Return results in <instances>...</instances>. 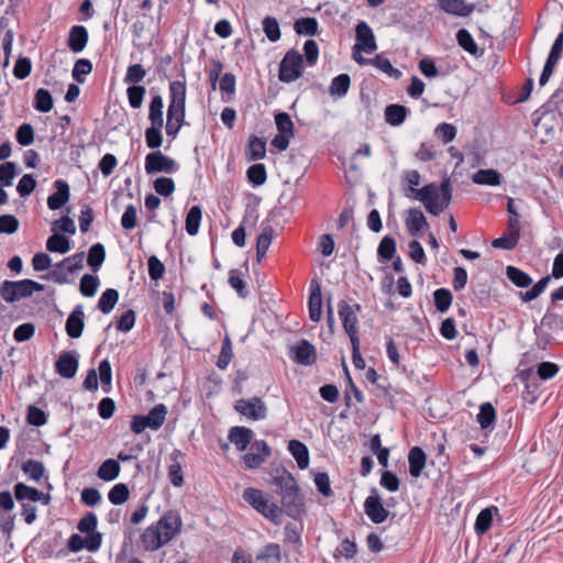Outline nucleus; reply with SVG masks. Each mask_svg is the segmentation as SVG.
<instances>
[{"label":"nucleus","mask_w":563,"mask_h":563,"mask_svg":"<svg viewBox=\"0 0 563 563\" xmlns=\"http://www.w3.org/2000/svg\"><path fill=\"white\" fill-rule=\"evenodd\" d=\"M405 179L409 184L405 194L406 197L421 201L429 213L439 216L449 207L452 199V188L449 179L443 180L440 187L435 183H430L421 189L416 188L420 184L419 172H406Z\"/></svg>","instance_id":"nucleus-1"},{"label":"nucleus","mask_w":563,"mask_h":563,"mask_svg":"<svg viewBox=\"0 0 563 563\" xmlns=\"http://www.w3.org/2000/svg\"><path fill=\"white\" fill-rule=\"evenodd\" d=\"M183 520L177 510H168L153 525L148 526L141 536V542L146 551H156L181 532Z\"/></svg>","instance_id":"nucleus-2"},{"label":"nucleus","mask_w":563,"mask_h":563,"mask_svg":"<svg viewBox=\"0 0 563 563\" xmlns=\"http://www.w3.org/2000/svg\"><path fill=\"white\" fill-rule=\"evenodd\" d=\"M186 82L174 80L169 82V103L167 108L166 134L173 140L177 137L186 117Z\"/></svg>","instance_id":"nucleus-3"},{"label":"nucleus","mask_w":563,"mask_h":563,"mask_svg":"<svg viewBox=\"0 0 563 563\" xmlns=\"http://www.w3.org/2000/svg\"><path fill=\"white\" fill-rule=\"evenodd\" d=\"M243 499L273 523L279 525L282 522V509L271 501L261 489L245 488Z\"/></svg>","instance_id":"nucleus-4"},{"label":"nucleus","mask_w":563,"mask_h":563,"mask_svg":"<svg viewBox=\"0 0 563 563\" xmlns=\"http://www.w3.org/2000/svg\"><path fill=\"white\" fill-rule=\"evenodd\" d=\"M45 286L32 279L4 280L0 285V296L8 302L12 303L20 299L31 297L34 292L43 291Z\"/></svg>","instance_id":"nucleus-5"},{"label":"nucleus","mask_w":563,"mask_h":563,"mask_svg":"<svg viewBox=\"0 0 563 563\" xmlns=\"http://www.w3.org/2000/svg\"><path fill=\"white\" fill-rule=\"evenodd\" d=\"M303 73V57L295 48L286 52L279 63L278 78L282 82H292L301 77Z\"/></svg>","instance_id":"nucleus-6"},{"label":"nucleus","mask_w":563,"mask_h":563,"mask_svg":"<svg viewBox=\"0 0 563 563\" xmlns=\"http://www.w3.org/2000/svg\"><path fill=\"white\" fill-rule=\"evenodd\" d=\"M144 168L147 175L158 173L172 174L179 169V165L174 158L163 154L161 151H154L145 156Z\"/></svg>","instance_id":"nucleus-7"},{"label":"nucleus","mask_w":563,"mask_h":563,"mask_svg":"<svg viewBox=\"0 0 563 563\" xmlns=\"http://www.w3.org/2000/svg\"><path fill=\"white\" fill-rule=\"evenodd\" d=\"M234 409L253 421L263 420L267 416V406L260 397L239 399L234 404Z\"/></svg>","instance_id":"nucleus-8"},{"label":"nucleus","mask_w":563,"mask_h":563,"mask_svg":"<svg viewBox=\"0 0 563 563\" xmlns=\"http://www.w3.org/2000/svg\"><path fill=\"white\" fill-rule=\"evenodd\" d=\"M338 308L339 317L342 321L346 334L350 338V341H353V339L358 340V319L356 316V311L361 309L360 305H355L353 307L349 305L345 300H341L338 305Z\"/></svg>","instance_id":"nucleus-9"},{"label":"nucleus","mask_w":563,"mask_h":563,"mask_svg":"<svg viewBox=\"0 0 563 563\" xmlns=\"http://www.w3.org/2000/svg\"><path fill=\"white\" fill-rule=\"evenodd\" d=\"M356 43L353 46V55H360L361 51L371 54L377 49L374 32L372 27L364 21L357 23L355 27Z\"/></svg>","instance_id":"nucleus-10"},{"label":"nucleus","mask_w":563,"mask_h":563,"mask_svg":"<svg viewBox=\"0 0 563 563\" xmlns=\"http://www.w3.org/2000/svg\"><path fill=\"white\" fill-rule=\"evenodd\" d=\"M364 511L372 522L383 523L389 516V511L384 507L377 488L371 489V495L364 501Z\"/></svg>","instance_id":"nucleus-11"},{"label":"nucleus","mask_w":563,"mask_h":563,"mask_svg":"<svg viewBox=\"0 0 563 563\" xmlns=\"http://www.w3.org/2000/svg\"><path fill=\"white\" fill-rule=\"evenodd\" d=\"M102 544V533H93L82 538L81 536L74 533L67 541V548L70 552H79L82 549H87L89 552H97Z\"/></svg>","instance_id":"nucleus-12"},{"label":"nucleus","mask_w":563,"mask_h":563,"mask_svg":"<svg viewBox=\"0 0 563 563\" xmlns=\"http://www.w3.org/2000/svg\"><path fill=\"white\" fill-rule=\"evenodd\" d=\"M79 366L78 354L76 351H64L55 363L56 373L64 378H73Z\"/></svg>","instance_id":"nucleus-13"},{"label":"nucleus","mask_w":563,"mask_h":563,"mask_svg":"<svg viewBox=\"0 0 563 563\" xmlns=\"http://www.w3.org/2000/svg\"><path fill=\"white\" fill-rule=\"evenodd\" d=\"M282 511L294 519H298L305 512V501L300 488L296 492L286 493L280 496Z\"/></svg>","instance_id":"nucleus-14"},{"label":"nucleus","mask_w":563,"mask_h":563,"mask_svg":"<svg viewBox=\"0 0 563 563\" xmlns=\"http://www.w3.org/2000/svg\"><path fill=\"white\" fill-rule=\"evenodd\" d=\"M292 360L301 365H312L317 360L314 346L307 340L299 341L290 349Z\"/></svg>","instance_id":"nucleus-15"},{"label":"nucleus","mask_w":563,"mask_h":563,"mask_svg":"<svg viewBox=\"0 0 563 563\" xmlns=\"http://www.w3.org/2000/svg\"><path fill=\"white\" fill-rule=\"evenodd\" d=\"M85 328V312L82 305H77L73 311L69 313L65 330L69 338L78 339L81 336Z\"/></svg>","instance_id":"nucleus-16"},{"label":"nucleus","mask_w":563,"mask_h":563,"mask_svg":"<svg viewBox=\"0 0 563 563\" xmlns=\"http://www.w3.org/2000/svg\"><path fill=\"white\" fill-rule=\"evenodd\" d=\"M354 60L358 65L371 64L395 79L400 78L402 75V73L399 69L393 67V65L388 58L384 57L380 54H378L374 58H369V59L364 58L361 55L354 54Z\"/></svg>","instance_id":"nucleus-17"},{"label":"nucleus","mask_w":563,"mask_h":563,"mask_svg":"<svg viewBox=\"0 0 563 563\" xmlns=\"http://www.w3.org/2000/svg\"><path fill=\"white\" fill-rule=\"evenodd\" d=\"M308 308L311 321L319 322L322 314V294L321 286L317 279H312L310 283Z\"/></svg>","instance_id":"nucleus-18"},{"label":"nucleus","mask_w":563,"mask_h":563,"mask_svg":"<svg viewBox=\"0 0 563 563\" xmlns=\"http://www.w3.org/2000/svg\"><path fill=\"white\" fill-rule=\"evenodd\" d=\"M54 187L56 191L48 196L47 207L51 210H58L69 200V185L63 179H57L54 181Z\"/></svg>","instance_id":"nucleus-19"},{"label":"nucleus","mask_w":563,"mask_h":563,"mask_svg":"<svg viewBox=\"0 0 563 563\" xmlns=\"http://www.w3.org/2000/svg\"><path fill=\"white\" fill-rule=\"evenodd\" d=\"M254 432L246 427H232L228 439L233 443L238 451H245L251 444Z\"/></svg>","instance_id":"nucleus-20"},{"label":"nucleus","mask_w":563,"mask_h":563,"mask_svg":"<svg viewBox=\"0 0 563 563\" xmlns=\"http://www.w3.org/2000/svg\"><path fill=\"white\" fill-rule=\"evenodd\" d=\"M88 43V31L82 25H74L69 31L67 45L74 53L84 51Z\"/></svg>","instance_id":"nucleus-21"},{"label":"nucleus","mask_w":563,"mask_h":563,"mask_svg":"<svg viewBox=\"0 0 563 563\" xmlns=\"http://www.w3.org/2000/svg\"><path fill=\"white\" fill-rule=\"evenodd\" d=\"M427 455L420 446H413L408 454L409 473L417 478L421 475L426 466Z\"/></svg>","instance_id":"nucleus-22"},{"label":"nucleus","mask_w":563,"mask_h":563,"mask_svg":"<svg viewBox=\"0 0 563 563\" xmlns=\"http://www.w3.org/2000/svg\"><path fill=\"white\" fill-rule=\"evenodd\" d=\"M439 7L448 13L459 16H467L475 9L474 4H467L464 0H439Z\"/></svg>","instance_id":"nucleus-23"},{"label":"nucleus","mask_w":563,"mask_h":563,"mask_svg":"<svg viewBox=\"0 0 563 563\" xmlns=\"http://www.w3.org/2000/svg\"><path fill=\"white\" fill-rule=\"evenodd\" d=\"M183 456L180 450H174L170 454L172 463L168 466V478L175 487H180L184 484L181 463L179 461Z\"/></svg>","instance_id":"nucleus-24"},{"label":"nucleus","mask_w":563,"mask_h":563,"mask_svg":"<svg viewBox=\"0 0 563 563\" xmlns=\"http://www.w3.org/2000/svg\"><path fill=\"white\" fill-rule=\"evenodd\" d=\"M302 523L287 522L284 528V542L291 544L296 551H300L302 548Z\"/></svg>","instance_id":"nucleus-25"},{"label":"nucleus","mask_w":563,"mask_h":563,"mask_svg":"<svg viewBox=\"0 0 563 563\" xmlns=\"http://www.w3.org/2000/svg\"><path fill=\"white\" fill-rule=\"evenodd\" d=\"M288 451L296 460L298 467L305 470L309 465V451L305 443L299 440H290L288 443Z\"/></svg>","instance_id":"nucleus-26"},{"label":"nucleus","mask_w":563,"mask_h":563,"mask_svg":"<svg viewBox=\"0 0 563 563\" xmlns=\"http://www.w3.org/2000/svg\"><path fill=\"white\" fill-rule=\"evenodd\" d=\"M283 559L282 548L278 543H267L257 554L260 563H280Z\"/></svg>","instance_id":"nucleus-27"},{"label":"nucleus","mask_w":563,"mask_h":563,"mask_svg":"<svg viewBox=\"0 0 563 563\" xmlns=\"http://www.w3.org/2000/svg\"><path fill=\"white\" fill-rule=\"evenodd\" d=\"M456 41L459 45L472 56L481 57L484 53L482 49H479L478 45L474 41V37L466 29H461L457 31Z\"/></svg>","instance_id":"nucleus-28"},{"label":"nucleus","mask_w":563,"mask_h":563,"mask_svg":"<svg viewBox=\"0 0 563 563\" xmlns=\"http://www.w3.org/2000/svg\"><path fill=\"white\" fill-rule=\"evenodd\" d=\"M273 484L277 487L278 494L296 492L299 488L295 477L286 470L273 478Z\"/></svg>","instance_id":"nucleus-29"},{"label":"nucleus","mask_w":563,"mask_h":563,"mask_svg":"<svg viewBox=\"0 0 563 563\" xmlns=\"http://www.w3.org/2000/svg\"><path fill=\"white\" fill-rule=\"evenodd\" d=\"M501 174L496 169H479L473 174L472 180L477 185L499 186L501 184Z\"/></svg>","instance_id":"nucleus-30"},{"label":"nucleus","mask_w":563,"mask_h":563,"mask_svg":"<svg viewBox=\"0 0 563 563\" xmlns=\"http://www.w3.org/2000/svg\"><path fill=\"white\" fill-rule=\"evenodd\" d=\"M121 471L119 461L114 459H107L101 463L97 471V476L104 482L114 481Z\"/></svg>","instance_id":"nucleus-31"},{"label":"nucleus","mask_w":563,"mask_h":563,"mask_svg":"<svg viewBox=\"0 0 563 563\" xmlns=\"http://www.w3.org/2000/svg\"><path fill=\"white\" fill-rule=\"evenodd\" d=\"M351 86V78L347 74H340L335 76L329 86V93L331 97L338 99L346 96Z\"/></svg>","instance_id":"nucleus-32"},{"label":"nucleus","mask_w":563,"mask_h":563,"mask_svg":"<svg viewBox=\"0 0 563 563\" xmlns=\"http://www.w3.org/2000/svg\"><path fill=\"white\" fill-rule=\"evenodd\" d=\"M498 512V508L495 506L483 509L476 518L475 531L478 536L486 533L493 523V517Z\"/></svg>","instance_id":"nucleus-33"},{"label":"nucleus","mask_w":563,"mask_h":563,"mask_svg":"<svg viewBox=\"0 0 563 563\" xmlns=\"http://www.w3.org/2000/svg\"><path fill=\"white\" fill-rule=\"evenodd\" d=\"M408 109L401 104H389L385 109V120L393 126H398L406 120Z\"/></svg>","instance_id":"nucleus-34"},{"label":"nucleus","mask_w":563,"mask_h":563,"mask_svg":"<svg viewBox=\"0 0 563 563\" xmlns=\"http://www.w3.org/2000/svg\"><path fill=\"white\" fill-rule=\"evenodd\" d=\"M164 101L161 95H155L148 107V120L151 125H164L163 118Z\"/></svg>","instance_id":"nucleus-35"},{"label":"nucleus","mask_w":563,"mask_h":563,"mask_svg":"<svg viewBox=\"0 0 563 563\" xmlns=\"http://www.w3.org/2000/svg\"><path fill=\"white\" fill-rule=\"evenodd\" d=\"M406 225L411 235H417L420 230L428 227V222L421 210L410 209Z\"/></svg>","instance_id":"nucleus-36"},{"label":"nucleus","mask_w":563,"mask_h":563,"mask_svg":"<svg viewBox=\"0 0 563 563\" xmlns=\"http://www.w3.org/2000/svg\"><path fill=\"white\" fill-rule=\"evenodd\" d=\"M496 421V410L490 402H484L479 406L477 422L483 430L493 428Z\"/></svg>","instance_id":"nucleus-37"},{"label":"nucleus","mask_w":563,"mask_h":563,"mask_svg":"<svg viewBox=\"0 0 563 563\" xmlns=\"http://www.w3.org/2000/svg\"><path fill=\"white\" fill-rule=\"evenodd\" d=\"M266 155V141L263 137L252 136L249 142L246 156L249 161H260Z\"/></svg>","instance_id":"nucleus-38"},{"label":"nucleus","mask_w":563,"mask_h":563,"mask_svg":"<svg viewBox=\"0 0 563 563\" xmlns=\"http://www.w3.org/2000/svg\"><path fill=\"white\" fill-rule=\"evenodd\" d=\"M274 235V230L271 225L263 228L261 234L256 241V258L258 262L265 257L266 252L269 249Z\"/></svg>","instance_id":"nucleus-39"},{"label":"nucleus","mask_w":563,"mask_h":563,"mask_svg":"<svg viewBox=\"0 0 563 563\" xmlns=\"http://www.w3.org/2000/svg\"><path fill=\"white\" fill-rule=\"evenodd\" d=\"M22 471L30 481L38 483L45 474L43 462L30 459L22 464Z\"/></svg>","instance_id":"nucleus-40"},{"label":"nucleus","mask_w":563,"mask_h":563,"mask_svg":"<svg viewBox=\"0 0 563 563\" xmlns=\"http://www.w3.org/2000/svg\"><path fill=\"white\" fill-rule=\"evenodd\" d=\"M202 218V210L200 206H192L187 212L185 220L186 232L194 236L198 233Z\"/></svg>","instance_id":"nucleus-41"},{"label":"nucleus","mask_w":563,"mask_h":563,"mask_svg":"<svg viewBox=\"0 0 563 563\" xmlns=\"http://www.w3.org/2000/svg\"><path fill=\"white\" fill-rule=\"evenodd\" d=\"M167 408L163 404H158L153 407L145 416L148 428L152 430H158L165 422Z\"/></svg>","instance_id":"nucleus-42"},{"label":"nucleus","mask_w":563,"mask_h":563,"mask_svg":"<svg viewBox=\"0 0 563 563\" xmlns=\"http://www.w3.org/2000/svg\"><path fill=\"white\" fill-rule=\"evenodd\" d=\"M118 300H119L118 290H115L113 288H108L101 294V296L98 300V309L102 313L108 314L113 310Z\"/></svg>","instance_id":"nucleus-43"},{"label":"nucleus","mask_w":563,"mask_h":563,"mask_svg":"<svg viewBox=\"0 0 563 563\" xmlns=\"http://www.w3.org/2000/svg\"><path fill=\"white\" fill-rule=\"evenodd\" d=\"M506 276L519 288H527L532 284V278L526 272L515 266H507Z\"/></svg>","instance_id":"nucleus-44"},{"label":"nucleus","mask_w":563,"mask_h":563,"mask_svg":"<svg viewBox=\"0 0 563 563\" xmlns=\"http://www.w3.org/2000/svg\"><path fill=\"white\" fill-rule=\"evenodd\" d=\"M106 258V249L101 243L93 244L88 251L87 262L93 272H98Z\"/></svg>","instance_id":"nucleus-45"},{"label":"nucleus","mask_w":563,"mask_h":563,"mask_svg":"<svg viewBox=\"0 0 563 563\" xmlns=\"http://www.w3.org/2000/svg\"><path fill=\"white\" fill-rule=\"evenodd\" d=\"M249 181L254 186L258 187L265 184L267 179L266 167L264 164L257 163L251 165L246 170Z\"/></svg>","instance_id":"nucleus-46"},{"label":"nucleus","mask_w":563,"mask_h":563,"mask_svg":"<svg viewBox=\"0 0 563 563\" xmlns=\"http://www.w3.org/2000/svg\"><path fill=\"white\" fill-rule=\"evenodd\" d=\"M233 357V351H232V342L228 334L224 335L221 344V351L218 356L217 366L221 371H224L228 368L231 360Z\"/></svg>","instance_id":"nucleus-47"},{"label":"nucleus","mask_w":563,"mask_h":563,"mask_svg":"<svg viewBox=\"0 0 563 563\" xmlns=\"http://www.w3.org/2000/svg\"><path fill=\"white\" fill-rule=\"evenodd\" d=\"M46 249L49 252L65 254L70 250L69 240L62 234H53L46 241Z\"/></svg>","instance_id":"nucleus-48"},{"label":"nucleus","mask_w":563,"mask_h":563,"mask_svg":"<svg viewBox=\"0 0 563 563\" xmlns=\"http://www.w3.org/2000/svg\"><path fill=\"white\" fill-rule=\"evenodd\" d=\"M34 108L40 112H49L53 108V98L47 89L40 88L34 96Z\"/></svg>","instance_id":"nucleus-49"},{"label":"nucleus","mask_w":563,"mask_h":563,"mask_svg":"<svg viewBox=\"0 0 563 563\" xmlns=\"http://www.w3.org/2000/svg\"><path fill=\"white\" fill-rule=\"evenodd\" d=\"M14 496L19 501L29 499L31 501H37L41 498V492L37 488L27 486L24 483H16L14 485Z\"/></svg>","instance_id":"nucleus-50"},{"label":"nucleus","mask_w":563,"mask_h":563,"mask_svg":"<svg viewBox=\"0 0 563 563\" xmlns=\"http://www.w3.org/2000/svg\"><path fill=\"white\" fill-rule=\"evenodd\" d=\"M298 35H316L318 33V21L316 18H301L294 24Z\"/></svg>","instance_id":"nucleus-51"},{"label":"nucleus","mask_w":563,"mask_h":563,"mask_svg":"<svg viewBox=\"0 0 563 563\" xmlns=\"http://www.w3.org/2000/svg\"><path fill=\"white\" fill-rule=\"evenodd\" d=\"M377 254L380 261H390L396 254V241L394 238L386 235L382 239Z\"/></svg>","instance_id":"nucleus-52"},{"label":"nucleus","mask_w":563,"mask_h":563,"mask_svg":"<svg viewBox=\"0 0 563 563\" xmlns=\"http://www.w3.org/2000/svg\"><path fill=\"white\" fill-rule=\"evenodd\" d=\"M433 300L438 311L446 312L452 305V292L446 288H439L433 292Z\"/></svg>","instance_id":"nucleus-53"},{"label":"nucleus","mask_w":563,"mask_h":563,"mask_svg":"<svg viewBox=\"0 0 563 563\" xmlns=\"http://www.w3.org/2000/svg\"><path fill=\"white\" fill-rule=\"evenodd\" d=\"M100 280L98 276L85 274L80 279L79 290L85 297H93L98 290Z\"/></svg>","instance_id":"nucleus-54"},{"label":"nucleus","mask_w":563,"mask_h":563,"mask_svg":"<svg viewBox=\"0 0 563 563\" xmlns=\"http://www.w3.org/2000/svg\"><path fill=\"white\" fill-rule=\"evenodd\" d=\"M130 497V490L126 484L118 483L108 493L109 501L113 505H122Z\"/></svg>","instance_id":"nucleus-55"},{"label":"nucleus","mask_w":563,"mask_h":563,"mask_svg":"<svg viewBox=\"0 0 563 563\" xmlns=\"http://www.w3.org/2000/svg\"><path fill=\"white\" fill-rule=\"evenodd\" d=\"M162 125H151L145 130V142L148 148L157 150L163 144Z\"/></svg>","instance_id":"nucleus-56"},{"label":"nucleus","mask_w":563,"mask_h":563,"mask_svg":"<svg viewBox=\"0 0 563 563\" xmlns=\"http://www.w3.org/2000/svg\"><path fill=\"white\" fill-rule=\"evenodd\" d=\"M98 518L95 512H87L78 522L77 529L81 533H86L87 536L93 533H100L97 531Z\"/></svg>","instance_id":"nucleus-57"},{"label":"nucleus","mask_w":563,"mask_h":563,"mask_svg":"<svg viewBox=\"0 0 563 563\" xmlns=\"http://www.w3.org/2000/svg\"><path fill=\"white\" fill-rule=\"evenodd\" d=\"M145 92H146V89L144 86L134 85V86L128 87L126 96H128L130 107L133 109L141 108Z\"/></svg>","instance_id":"nucleus-58"},{"label":"nucleus","mask_w":563,"mask_h":563,"mask_svg":"<svg viewBox=\"0 0 563 563\" xmlns=\"http://www.w3.org/2000/svg\"><path fill=\"white\" fill-rule=\"evenodd\" d=\"M99 378L104 393H110L112 382V369L109 360H102L98 366Z\"/></svg>","instance_id":"nucleus-59"},{"label":"nucleus","mask_w":563,"mask_h":563,"mask_svg":"<svg viewBox=\"0 0 563 563\" xmlns=\"http://www.w3.org/2000/svg\"><path fill=\"white\" fill-rule=\"evenodd\" d=\"M91 71L92 63L87 58H80L75 63L71 75L77 82L84 84V76L89 75Z\"/></svg>","instance_id":"nucleus-60"},{"label":"nucleus","mask_w":563,"mask_h":563,"mask_svg":"<svg viewBox=\"0 0 563 563\" xmlns=\"http://www.w3.org/2000/svg\"><path fill=\"white\" fill-rule=\"evenodd\" d=\"M146 76V70L141 64H132L128 67L124 82L131 86L137 85Z\"/></svg>","instance_id":"nucleus-61"},{"label":"nucleus","mask_w":563,"mask_h":563,"mask_svg":"<svg viewBox=\"0 0 563 563\" xmlns=\"http://www.w3.org/2000/svg\"><path fill=\"white\" fill-rule=\"evenodd\" d=\"M263 31L266 35V37L271 42H277L280 38V29L278 21L273 16H266L264 18L263 22Z\"/></svg>","instance_id":"nucleus-62"},{"label":"nucleus","mask_w":563,"mask_h":563,"mask_svg":"<svg viewBox=\"0 0 563 563\" xmlns=\"http://www.w3.org/2000/svg\"><path fill=\"white\" fill-rule=\"evenodd\" d=\"M275 123L278 133L295 135V125L290 115L286 112H279L275 115Z\"/></svg>","instance_id":"nucleus-63"},{"label":"nucleus","mask_w":563,"mask_h":563,"mask_svg":"<svg viewBox=\"0 0 563 563\" xmlns=\"http://www.w3.org/2000/svg\"><path fill=\"white\" fill-rule=\"evenodd\" d=\"M229 284L235 289L238 295L241 298H246L249 296V290L246 289V284L241 277V273L238 269H231L229 275Z\"/></svg>","instance_id":"nucleus-64"}]
</instances>
